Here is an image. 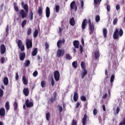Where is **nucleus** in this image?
<instances>
[{
	"label": "nucleus",
	"instance_id": "obj_19",
	"mask_svg": "<svg viewBox=\"0 0 125 125\" xmlns=\"http://www.w3.org/2000/svg\"><path fill=\"white\" fill-rule=\"evenodd\" d=\"M103 36H104V39H106L107 35L108 34V30H107V29L104 28L103 29Z\"/></svg>",
	"mask_w": 125,
	"mask_h": 125
},
{
	"label": "nucleus",
	"instance_id": "obj_37",
	"mask_svg": "<svg viewBox=\"0 0 125 125\" xmlns=\"http://www.w3.org/2000/svg\"><path fill=\"white\" fill-rule=\"evenodd\" d=\"M114 80H115V75H112L110 78V83H111V84H113Z\"/></svg>",
	"mask_w": 125,
	"mask_h": 125
},
{
	"label": "nucleus",
	"instance_id": "obj_44",
	"mask_svg": "<svg viewBox=\"0 0 125 125\" xmlns=\"http://www.w3.org/2000/svg\"><path fill=\"white\" fill-rule=\"evenodd\" d=\"M81 100H82V101H86V97H85V96H81Z\"/></svg>",
	"mask_w": 125,
	"mask_h": 125
},
{
	"label": "nucleus",
	"instance_id": "obj_36",
	"mask_svg": "<svg viewBox=\"0 0 125 125\" xmlns=\"http://www.w3.org/2000/svg\"><path fill=\"white\" fill-rule=\"evenodd\" d=\"M61 45H62V41L61 40H59L57 42V46L58 48H60L61 47Z\"/></svg>",
	"mask_w": 125,
	"mask_h": 125
},
{
	"label": "nucleus",
	"instance_id": "obj_26",
	"mask_svg": "<svg viewBox=\"0 0 125 125\" xmlns=\"http://www.w3.org/2000/svg\"><path fill=\"white\" fill-rule=\"evenodd\" d=\"M38 54V48H35L32 52V56H36Z\"/></svg>",
	"mask_w": 125,
	"mask_h": 125
},
{
	"label": "nucleus",
	"instance_id": "obj_47",
	"mask_svg": "<svg viewBox=\"0 0 125 125\" xmlns=\"http://www.w3.org/2000/svg\"><path fill=\"white\" fill-rule=\"evenodd\" d=\"M54 101H56V100L55 98H53V97H51L50 99V102L51 104H52L53 103V102Z\"/></svg>",
	"mask_w": 125,
	"mask_h": 125
},
{
	"label": "nucleus",
	"instance_id": "obj_56",
	"mask_svg": "<svg viewBox=\"0 0 125 125\" xmlns=\"http://www.w3.org/2000/svg\"><path fill=\"white\" fill-rule=\"evenodd\" d=\"M106 9L108 12H110V10L111 9V6H110V5H107L106 7Z\"/></svg>",
	"mask_w": 125,
	"mask_h": 125
},
{
	"label": "nucleus",
	"instance_id": "obj_41",
	"mask_svg": "<svg viewBox=\"0 0 125 125\" xmlns=\"http://www.w3.org/2000/svg\"><path fill=\"white\" fill-rule=\"evenodd\" d=\"M65 58L67 60H70L72 59V57L68 54H67L65 55Z\"/></svg>",
	"mask_w": 125,
	"mask_h": 125
},
{
	"label": "nucleus",
	"instance_id": "obj_60",
	"mask_svg": "<svg viewBox=\"0 0 125 125\" xmlns=\"http://www.w3.org/2000/svg\"><path fill=\"white\" fill-rule=\"evenodd\" d=\"M45 49H48L49 47V45L48 44V43H47V42H46L45 44Z\"/></svg>",
	"mask_w": 125,
	"mask_h": 125
},
{
	"label": "nucleus",
	"instance_id": "obj_9",
	"mask_svg": "<svg viewBox=\"0 0 125 125\" xmlns=\"http://www.w3.org/2000/svg\"><path fill=\"white\" fill-rule=\"evenodd\" d=\"M0 49L1 51V54H4V53H5V51H6V48L5 47V45H4V44H1L0 46Z\"/></svg>",
	"mask_w": 125,
	"mask_h": 125
},
{
	"label": "nucleus",
	"instance_id": "obj_16",
	"mask_svg": "<svg viewBox=\"0 0 125 125\" xmlns=\"http://www.w3.org/2000/svg\"><path fill=\"white\" fill-rule=\"evenodd\" d=\"M86 75H87V70L86 69H83L81 73L82 79H84Z\"/></svg>",
	"mask_w": 125,
	"mask_h": 125
},
{
	"label": "nucleus",
	"instance_id": "obj_55",
	"mask_svg": "<svg viewBox=\"0 0 125 125\" xmlns=\"http://www.w3.org/2000/svg\"><path fill=\"white\" fill-rule=\"evenodd\" d=\"M83 0H81V8H82L83 9Z\"/></svg>",
	"mask_w": 125,
	"mask_h": 125
},
{
	"label": "nucleus",
	"instance_id": "obj_43",
	"mask_svg": "<svg viewBox=\"0 0 125 125\" xmlns=\"http://www.w3.org/2000/svg\"><path fill=\"white\" fill-rule=\"evenodd\" d=\"M46 84V83H45V81L41 82V86H42V87H45Z\"/></svg>",
	"mask_w": 125,
	"mask_h": 125
},
{
	"label": "nucleus",
	"instance_id": "obj_18",
	"mask_svg": "<svg viewBox=\"0 0 125 125\" xmlns=\"http://www.w3.org/2000/svg\"><path fill=\"white\" fill-rule=\"evenodd\" d=\"M69 23L71 26H75L76 25V21H75V18L72 17L69 21Z\"/></svg>",
	"mask_w": 125,
	"mask_h": 125
},
{
	"label": "nucleus",
	"instance_id": "obj_20",
	"mask_svg": "<svg viewBox=\"0 0 125 125\" xmlns=\"http://www.w3.org/2000/svg\"><path fill=\"white\" fill-rule=\"evenodd\" d=\"M22 83L23 84H25V85H27V84H28V79H27V78H26V76H25V75H24L22 77Z\"/></svg>",
	"mask_w": 125,
	"mask_h": 125
},
{
	"label": "nucleus",
	"instance_id": "obj_64",
	"mask_svg": "<svg viewBox=\"0 0 125 125\" xmlns=\"http://www.w3.org/2000/svg\"><path fill=\"white\" fill-rule=\"evenodd\" d=\"M116 10H119L120 8H121L120 6V4H117L116 6Z\"/></svg>",
	"mask_w": 125,
	"mask_h": 125
},
{
	"label": "nucleus",
	"instance_id": "obj_4",
	"mask_svg": "<svg viewBox=\"0 0 125 125\" xmlns=\"http://www.w3.org/2000/svg\"><path fill=\"white\" fill-rule=\"evenodd\" d=\"M26 45L27 49H30L33 47V42L32 39H27L26 42Z\"/></svg>",
	"mask_w": 125,
	"mask_h": 125
},
{
	"label": "nucleus",
	"instance_id": "obj_14",
	"mask_svg": "<svg viewBox=\"0 0 125 125\" xmlns=\"http://www.w3.org/2000/svg\"><path fill=\"white\" fill-rule=\"evenodd\" d=\"M0 116L4 117L5 116V109L4 107H1L0 109Z\"/></svg>",
	"mask_w": 125,
	"mask_h": 125
},
{
	"label": "nucleus",
	"instance_id": "obj_22",
	"mask_svg": "<svg viewBox=\"0 0 125 125\" xmlns=\"http://www.w3.org/2000/svg\"><path fill=\"white\" fill-rule=\"evenodd\" d=\"M99 57H100V53L99 51H96L95 52V59L97 60L99 59Z\"/></svg>",
	"mask_w": 125,
	"mask_h": 125
},
{
	"label": "nucleus",
	"instance_id": "obj_33",
	"mask_svg": "<svg viewBox=\"0 0 125 125\" xmlns=\"http://www.w3.org/2000/svg\"><path fill=\"white\" fill-rule=\"evenodd\" d=\"M32 34V28H28L27 30V36H30Z\"/></svg>",
	"mask_w": 125,
	"mask_h": 125
},
{
	"label": "nucleus",
	"instance_id": "obj_11",
	"mask_svg": "<svg viewBox=\"0 0 125 125\" xmlns=\"http://www.w3.org/2000/svg\"><path fill=\"white\" fill-rule=\"evenodd\" d=\"M87 25V20L86 19H84L82 22V30H84L86 28V26Z\"/></svg>",
	"mask_w": 125,
	"mask_h": 125
},
{
	"label": "nucleus",
	"instance_id": "obj_59",
	"mask_svg": "<svg viewBox=\"0 0 125 125\" xmlns=\"http://www.w3.org/2000/svg\"><path fill=\"white\" fill-rule=\"evenodd\" d=\"M119 125H125V118L123 120V122H120Z\"/></svg>",
	"mask_w": 125,
	"mask_h": 125
},
{
	"label": "nucleus",
	"instance_id": "obj_38",
	"mask_svg": "<svg viewBox=\"0 0 125 125\" xmlns=\"http://www.w3.org/2000/svg\"><path fill=\"white\" fill-rule=\"evenodd\" d=\"M50 113L48 112L46 114V120L47 121H49V117H50Z\"/></svg>",
	"mask_w": 125,
	"mask_h": 125
},
{
	"label": "nucleus",
	"instance_id": "obj_51",
	"mask_svg": "<svg viewBox=\"0 0 125 125\" xmlns=\"http://www.w3.org/2000/svg\"><path fill=\"white\" fill-rule=\"evenodd\" d=\"M71 125H77V121H76L75 119H73L71 123Z\"/></svg>",
	"mask_w": 125,
	"mask_h": 125
},
{
	"label": "nucleus",
	"instance_id": "obj_54",
	"mask_svg": "<svg viewBox=\"0 0 125 125\" xmlns=\"http://www.w3.org/2000/svg\"><path fill=\"white\" fill-rule=\"evenodd\" d=\"M105 74L106 76L105 79H108V78H109V76L108 75V70L107 69L105 70Z\"/></svg>",
	"mask_w": 125,
	"mask_h": 125
},
{
	"label": "nucleus",
	"instance_id": "obj_57",
	"mask_svg": "<svg viewBox=\"0 0 125 125\" xmlns=\"http://www.w3.org/2000/svg\"><path fill=\"white\" fill-rule=\"evenodd\" d=\"M93 115H94V116L97 115V109L95 108L93 109Z\"/></svg>",
	"mask_w": 125,
	"mask_h": 125
},
{
	"label": "nucleus",
	"instance_id": "obj_21",
	"mask_svg": "<svg viewBox=\"0 0 125 125\" xmlns=\"http://www.w3.org/2000/svg\"><path fill=\"white\" fill-rule=\"evenodd\" d=\"M79 99V94L77 92H75L73 96V100L75 101V102H77V101Z\"/></svg>",
	"mask_w": 125,
	"mask_h": 125
},
{
	"label": "nucleus",
	"instance_id": "obj_39",
	"mask_svg": "<svg viewBox=\"0 0 125 125\" xmlns=\"http://www.w3.org/2000/svg\"><path fill=\"white\" fill-rule=\"evenodd\" d=\"M6 36H7V35H8L9 33V26L8 25H6Z\"/></svg>",
	"mask_w": 125,
	"mask_h": 125
},
{
	"label": "nucleus",
	"instance_id": "obj_34",
	"mask_svg": "<svg viewBox=\"0 0 125 125\" xmlns=\"http://www.w3.org/2000/svg\"><path fill=\"white\" fill-rule=\"evenodd\" d=\"M72 67L73 68H78V62L74 61L72 62Z\"/></svg>",
	"mask_w": 125,
	"mask_h": 125
},
{
	"label": "nucleus",
	"instance_id": "obj_52",
	"mask_svg": "<svg viewBox=\"0 0 125 125\" xmlns=\"http://www.w3.org/2000/svg\"><path fill=\"white\" fill-rule=\"evenodd\" d=\"M38 74L39 73H38V71H34L33 72V77H37V76H38Z\"/></svg>",
	"mask_w": 125,
	"mask_h": 125
},
{
	"label": "nucleus",
	"instance_id": "obj_58",
	"mask_svg": "<svg viewBox=\"0 0 125 125\" xmlns=\"http://www.w3.org/2000/svg\"><path fill=\"white\" fill-rule=\"evenodd\" d=\"M59 110L60 113H62V111H63V107L61 106H59Z\"/></svg>",
	"mask_w": 125,
	"mask_h": 125
},
{
	"label": "nucleus",
	"instance_id": "obj_24",
	"mask_svg": "<svg viewBox=\"0 0 125 125\" xmlns=\"http://www.w3.org/2000/svg\"><path fill=\"white\" fill-rule=\"evenodd\" d=\"M30 64H31V62H30V60H27L25 61V62L23 63V66L24 67H28Z\"/></svg>",
	"mask_w": 125,
	"mask_h": 125
},
{
	"label": "nucleus",
	"instance_id": "obj_63",
	"mask_svg": "<svg viewBox=\"0 0 125 125\" xmlns=\"http://www.w3.org/2000/svg\"><path fill=\"white\" fill-rule=\"evenodd\" d=\"M80 50L81 53H83V46H82V45H81L80 46Z\"/></svg>",
	"mask_w": 125,
	"mask_h": 125
},
{
	"label": "nucleus",
	"instance_id": "obj_46",
	"mask_svg": "<svg viewBox=\"0 0 125 125\" xmlns=\"http://www.w3.org/2000/svg\"><path fill=\"white\" fill-rule=\"evenodd\" d=\"M19 48L21 49V51L23 52L25 50V46L24 45H22V46H21L20 47H19Z\"/></svg>",
	"mask_w": 125,
	"mask_h": 125
},
{
	"label": "nucleus",
	"instance_id": "obj_25",
	"mask_svg": "<svg viewBox=\"0 0 125 125\" xmlns=\"http://www.w3.org/2000/svg\"><path fill=\"white\" fill-rule=\"evenodd\" d=\"M34 18V13H33L32 10H30L29 13V18L30 19V20H33V18Z\"/></svg>",
	"mask_w": 125,
	"mask_h": 125
},
{
	"label": "nucleus",
	"instance_id": "obj_17",
	"mask_svg": "<svg viewBox=\"0 0 125 125\" xmlns=\"http://www.w3.org/2000/svg\"><path fill=\"white\" fill-rule=\"evenodd\" d=\"M50 16V9H49V7H46V17L47 18H49Z\"/></svg>",
	"mask_w": 125,
	"mask_h": 125
},
{
	"label": "nucleus",
	"instance_id": "obj_10",
	"mask_svg": "<svg viewBox=\"0 0 125 125\" xmlns=\"http://www.w3.org/2000/svg\"><path fill=\"white\" fill-rule=\"evenodd\" d=\"M82 124L83 125H86V124H87V115L86 114H85L83 116L82 119Z\"/></svg>",
	"mask_w": 125,
	"mask_h": 125
},
{
	"label": "nucleus",
	"instance_id": "obj_62",
	"mask_svg": "<svg viewBox=\"0 0 125 125\" xmlns=\"http://www.w3.org/2000/svg\"><path fill=\"white\" fill-rule=\"evenodd\" d=\"M16 80L18 81L19 80V75H18V73H16Z\"/></svg>",
	"mask_w": 125,
	"mask_h": 125
},
{
	"label": "nucleus",
	"instance_id": "obj_2",
	"mask_svg": "<svg viewBox=\"0 0 125 125\" xmlns=\"http://www.w3.org/2000/svg\"><path fill=\"white\" fill-rule=\"evenodd\" d=\"M123 35H124V31H123V29L121 28L119 31V29L116 28L113 34V37L114 40H118L119 37L123 36Z\"/></svg>",
	"mask_w": 125,
	"mask_h": 125
},
{
	"label": "nucleus",
	"instance_id": "obj_13",
	"mask_svg": "<svg viewBox=\"0 0 125 125\" xmlns=\"http://www.w3.org/2000/svg\"><path fill=\"white\" fill-rule=\"evenodd\" d=\"M29 93H30V91L29 90V88H24L23 90V94L25 96H28Z\"/></svg>",
	"mask_w": 125,
	"mask_h": 125
},
{
	"label": "nucleus",
	"instance_id": "obj_45",
	"mask_svg": "<svg viewBox=\"0 0 125 125\" xmlns=\"http://www.w3.org/2000/svg\"><path fill=\"white\" fill-rule=\"evenodd\" d=\"M60 10V6H59V5H56V11L57 13H58V12H59Z\"/></svg>",
	"mask_w": 125,
	"mask_h": 125
},
{
	"label": "nucleus",
	"instance_id": "obj_61",
	"mask_svg": "<svg viewBox=\"0 0 125 125\" xmlns=\"http://www.w3.org/2000/svg\"><path fill=\"white\" fill-rule=\"evenodd\" d=\"M54 79H53V78H51V85H52V86H53L54 85Z\"/></svg>",
	"mask_w": 125,
	"mask_h": 125
},
{
	"label": "nucleus",
	"instance_id": "obj_7",
	"mask_svg": "<svg viewBox=\"0 0 125 125\" xmlns=\"http://www.w3.org/2000/svg\"><path fill=\"white\" fill-rule=\"evenodd\" d=\"M70 8L71 9H74L75 11L78 10V6L76 4V1H73L70 3Z\"/></svg>",
	"mask_w": 125,
	"mask_h": 125
},
{
	"label": "nucleus",
	"instance_id": "obj_49",
	"mask_svg": "<svg viewBox=\"0 0 125 125\" xmlns=\"http://www.w3.org/2000/svg\"><path fill=\"white\" fill-rule=\"evenodd\" d=\"M101 0H94V3H95V4H98L99 2H101Z\"/></svg>",
	"mask_w": 125,
	"mask_h": 125
},
{
	"label": "nucleus",
	"instance_id": "obj_48",
	"mask_svg": "<svg viewBox=\"0 0 125 125\" xmlns=\"http://www.w3.org/2000/svg\"><path fill=\"white\" fill-rule=\"evenodd\" d=\"M1 63L2 64L5 63V58H4V57H3L1 58Z\"/></svg>",
	"mask_w": 125,
	"mask_h": 125
},
{
	"label": "nucleus",
	"instance_id": "obj_40",
	"mask_svg": "<svg viewBox=\"0 0 125 125\" xmlns=\"http://www.w3.org/2000/svg\"><path fill=\"white\" fill-rule=\"evenodd\" d=\"M95 21L97 23L100 21V16L99 15H97L96 17Z\"/></svg>",
	"mask_w": 125,
	"mask_h": 125
},
{
	"label": "nucleus",
	"instance_id": "obj_5",
	"mask_svg": "<svg viewBox=\"0 0 125 125\" xmlns=\"http://www.w3.org/2000/svg\"><path fill=\"white\" fill-rule=\"evenodd\" d=\"M54 77L56 82L60 81V73L58 70H56L54 73Z\"/></svg>",
	"mask_w": 125,
	"mask_h": 125
},
{
	"label": "nucleus",
	"instance_id": "obj_6",
	"mask_svg": "<svg viewBox=\"0 0 125 125\" xmlns=\"http://www.w3.org/2000/svg\"><path fill=\"white\" fill-rule=\"evenodd\" d=\"M25 105L27 108H31V107H33V106H34V102L33 101V100H31L30 102V100L29 99H27L25 101Z\"/></svg>",
	"mask_w": 125,
	"mask_h": 125
},
{
	"label": "nucleus",
	"instance_id": "obj_1",
	"mask_svg": "<svg viewBox=\"0 0 125 125\" xmlns=\"http://www.w3.org/2000/svg\"><path fill=\"white\" fill-rule=\"evenodd\" d=\"M21 7L24 9H21L19 12L20 16H21L22 19L26 18L28 15V12H29V6L27 4H25L24 1L21 2Z\"/></svg>",
	"mask_w": 125,
	"mask_h": 125
},
{
	"label": "nucleus",
	"instance_id": "obj_53",
	"mask_svg": "<svg viewBox=\"0 0 125 125\" xmlns=\"http://www.w3.org/2000/svg\"><path fill=\"white\" fill-rule=\"evenodd\" d=\"M2 96H3V90L0 89V97H2Z\"/></svg>",
	"mask_w": 125,
	"mask_h": 125
},
{
	"label": "nucleus",
	"instance_id": "obj_42",
	"mask_svg": "<svg viewBox=\"0 0 125 125\" xmlns=\"http://www.w3.org/2000/svg\"><path fill=\"white\" fill-rule=\"evenodd\" d=\"M26 24H27V21H26V20L23 21L21 23L22 28H24V27H25V25H26Z\"/></svg>",
	"mask_w": 125,
	"mask_h": 125
},
{
	"label": "nucleus",
	"instance_id": "obj_31",
	"mask_svg": "<svg viewBox=\"0 0 125 125\" xmlns=\"http://www.w3.org/2000/svg\"><path fill=\"white\" fill-rule=\"evenodd\" d=\"M17 44H18V47H20L21 46H22V45H24V44H23V42H22V41L21 40H18Z\"/></svg>",
	"mask_w": 125,
	"mask_h": 125
},
{
	"label": "nucleus",
	"instance_id": "obj_28",
	"mask_svg": "<svg viewBox=\"0 0 125 125\" xmlns=\"http://www.w3.org/2000/svg\"><path fill=\"white\" fill-rule=\"evenodd\" d=\"M5 107L7 111H8L9 109H10V106L9 105V102H6Z\"/></svg>",
	"mask_w": 125,
	"mask_h": 125
},
{
	"label": "nucleus",
	"instance_id": "obj_29",
	"mask_svg": "<svg viewBox=\"0 0 125 125\" xmlns=\"http://www.w3.org/2000/svg\"><path fill=\"white\" fill-rule=\"evenodd\" d=\"M38 35H39V30L38 29H35L33 32L34 38H37V37H38Z\"/></svg>",
	"mask_w": 125,
	"mask_h": 125
},
{
	"label": "nucleus",
	"instance_id": "obj_8",
	"mask_svg": "<svg viewBox=\"0 0 125 125\" xmlns=\"http://www.w3.org/2000/svg\"><path fill=\"white\" fill-rule=\"evenodd\" d=\"M89 30L90 35H92L95 31V28H94V24L89 25Z\"/></svg>",
	"mask_w": 125,
	"mask_h": 125
},
{
	"label": "nucleus",
	"instance_id": "obj_15",
	"mask_svg": "<svg viewBox=\"0 0 125 125\" xmlns=\"http://www.w3.org/2000/svg\"><path fill=\"white\" fill-rule=\"evenodd\" d=\"M73 45L75 48L80 47V42L79 41H74L73 42Z\"/></svg>",
	"mask_w": 125,
	"mask_h": 125
},
{
	"label": "nucleus",
	"instance_id": "obj_32",
	"mask_svg": "<svg viewBox=\"0 0 125 125\" xmlns=\"http://www.w3.org/2000/svg\"><path fill=\"white\" fill-rule=\"evenodd\" d=\"M81 68L83 69V70H86V69L85 68V62H81Z\"/></svg>",
	"mask_w": 125,
	"mask_h": 125
},
{
	"label": "nucleus",
	"instance_id": "obj_3",
	"mask_svg": "<svg viewBox=\"0 0 125 125\" xmlns=\"http://www.w3.org/2000/svg\"><path fill=\"white\" fill-rule=\"evenodd\" d=\"M65 54V50L62 49H58L57 51V57H62L64 56Z\"/></svg>",
	"mask_w": 125,
	"mask_h": 125
},
{
	"label": "nucleus",
	"instance_id": "obj_23",
	"mask_svg": "<svg viewBox=\"0 0 125 125\" xmlns=\"http://www.w3.org/2000/svg\"><path fill=\"white\" fill-rule=\"evenodd\" d=\"M3 83L4 85H8V78L5 77L4 78Z\"/></svg>",
	"mask_w": 125,
	"mask_h": 125
},
{
	"label": "nucleus",
	"instance_id": "obj_35",
	"mask_svg": "<svg viewBox=\"0 0 125 125\" xmlns=\"http://www.w3.org/2000/svg\"><path fill=\"white\" fill-rule=\"evenodd\" d=\"M14 8L15 9V11H17V12H18L19 11V8L18 6H16V3H14Z\"/></svg>",
	"mask_w": 125,
	"mask_h": 125
},
{
	"label": "nucleus",
	"instance_id": "obj_12",
	"mask_svg": "<svg viewBox=\"0 0 125 125\" xmlns=\"http://www.w3.org/2000/svg\"><path fill=\"white\" fill-rule=\"evenodd\" d=\"M19 57L21 61H24V59L26 57V54L25 52L21 53L19 54Z\"/></svg>",
	"mask_w": 125,
	"mask_h": 125
},
{
	"label": "nucleus",
	"instance_id": "obj_27",
	"mask_svg": "<svg viewBox=\"0 0 125 125\" xmlns=\"http://www.w3.org/2000/svg\"><path fill=\"white\" fill-rule=\"evenodd\" d=\"M13 106H14V111H16L17 110V109H18V104L17 103V101H16L14 104H13Z\"/></svg>",
	"mask_w": 125,
	"mask_h": 125
},
{
	"label": "nucleus",
	"instance_id": "obj_30",
	"mask_svg": "<svg viewBox=\"0 0 125 125\" xmlns=\"http://www.w3.org/2000/svg\"><path fill=\"white\" fill-rule=\"evenodd\" d=\"M38 13L39 16H42V7H39L38 8Z\"/></svg>",
	"mask_w": 125,
	"mask_h": 125
},
{
	"label": "nucleus",
	"instance_id": "obj_50",
	"mask_svg": "<svg viewBox=\"0 0 125 125\" xmlns=\"http://www.w3.org/2000/svg\"><path fill=\"white\" fill-rule=\"evenodd\" d=\"M118 23V19L117 18H115L113 21V25H116Z\"/></svg>",
	"mask_w": 125,
	"mask_h": 125
}]
</instances>
